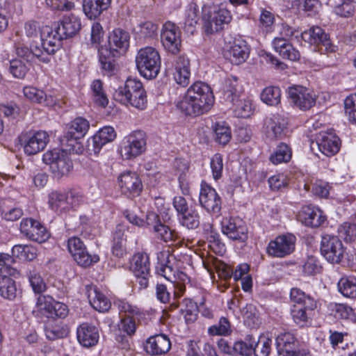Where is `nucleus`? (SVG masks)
Masks as SVG:
<instances>
[{
    "instance_id": "nucleus-1",
    "label": "nucleus",
    "mask_w": 356,
    "mask_h": 356,
    "mask_svg": "<svg viewBox=\"0 0 356 356\" xmlns=\"http://www.w3.org/2000/svg\"><path fill=\"white\" fill-rule=\"evenodd\" d=\"M214 103L210 86L202 81L193 83L177 103V108L187 115L198 116L209 112Z\"/></svg>"
},
{
    "instance_id": "nucleus-2",
    "label": "nucleus",
    "mask_w": 356,
    "mask_h": 356,
    "mask_svg": "<svg viewBox=\"0 0 356 356\" xmlns=\"http://www.w3.org/2000/svg\"><path fill=\"white\" fill-rule=\"evenodd\" d=\"M41 46L38 43L31 44L33 56L39 61L48 63L51 59V55L55 54L61 46V41L64 38L60 32V26H43L40 32Z\"/></svg>"
},
{
    "instance_id": "nucleus-3",
    "label": "nucleus",
    "mask_w": 356,
    "mask_h": 356,
    "mask_svg": "<svg viewBox=\"0 0 356 356\" xmlns=\"http://www.w3.org/2000/svg\"><path fill=\"white\" fill-rule=\"evenodd\" d=\"M113 98L122 104L141 111L147 106L146 91L142 82L136 78H128L123 86L115 90Z\"/></svg>"
},
{
    "instance_id": "nucleus-4",
    "label": "nucleus",
    "mask_w": 356,
    "mask_h": 356,
    "mask_svg": "<svg viewBox=\"0 0 356 356\" xmlns=\"http://www.w3.org/2000/svg\"><path fill=\"white\" fill-rule=\"evenodd\" d=\"M135 62L140 74L146 79H154L159 74L161 60L158 50L153 47L139 49Z\"/></svg>"
},
{
    "instance_id": "nucleus-5",
    "label": "nucleus",
    "mask_w": 356,
    "mask_h": 356,
    "mask_svg": "<svg viewBox=\"0 0 356 356\" xmlns=\"http://www.w3.org/2000/svg\"><path fill=\"white\" fill-rule=\"evenodd\" d=\"M67 150L56 148L47 151L42 156L43 162L49 165L50 171L56 179L68 176L73 169Z\"/></svg>"
},
{
    "instance_id": "nucleus-6",
    "label": "nucleus",
    "mask_w": 356,
    "mask_h": 356,
    "mask_svg": "<svg viewBox=\"0 0 356 356\" xmlns=\"http://www.w3.org/2000/svg\"><path fill=\"white\" fill-rule=\"evenodd\" d=\"M236 86V79H227L222 91L223 99L232 105L233 111L236 117L248 118L252 113V104L248 99H238Z\"/></svg>"
},
{
    "instance_id": "nucleus-7",
    "label": "nucleus",
    "mask_w": 356,
    "mask_h": 356,
    "mask_svg": "<svg viewBox=\"0 0 356 356\" xmlns=\"http://www.w3.org/2000/svg\"><path fill=\"white\" fill-rule=\"evenodd\" d=\"M146 147V136L143 131H134L121 141L120 153L124 159H133L142 154Z\"/></svg>"
},
{
    "instance_id": "nucleus-8",
    "label": "nucleus",
    "mask_w": 356,
    "mask_h": 356,
    "mask_svg": "<svg viewBox=\"0 0 356 356\" xmlns=\"http://www.w3.org/2000/svg\"><path fill=\"white\" fill-rule=\"evenodd\" d=\"M35 312L47 318H65L68 314V308L64 303L56 301L48 295H39L36 299Z\"/></svg>"
},
{
    "instance_id": "nucleus-9",
    "label": "nucleus",
    "mask_w": 356,
    "mask_h": 356,
    "mask_svg": "<svg viewBox=\"0 0 356 356\" xmlns=\"http://www.w3.org/2000/svg\"><path fill=\"white\" fill-rule=\"evenodd\" d=\"M20 145L27 155H34L42 151L49 141V136L45 131L22 133L19 136Z\"/></svg>"
},
{
    "instance_id": "nucleus-10",
    "label": "nucleus",
    "mask_w": 356,
    "mask_h": 356,
    "mask_svg": "<svg viewBox=\"0 0 356 356\" xmlns=\"http://www.w3.org/2000/svg\"><path fill=\"white\" fill-rule=\"evenodd\" d=\"M90 128L89 122L81 117H78L67 124L66 131L61 140L63 146L69 151H73L77 140L83 138Z\"/></svg>"
},
{
    "instance_id": "nucleus-11",
    "label": "nucleus",
    "mask_w": 356,
    "mask_h": 356,
    "mask_svg": "<svg viewBox=\"0 0 356 356\" xmlns=\"http://www.w3.org/2000/svg\"><path fill=\"white\" fill-rule=\"evenodd\" d=\"M287 124V119L283 115L270 114L264 120L261 131L267 140H280L286 135Z\"/></svg>"
},
{
    "instance_id": "nucleus-12",
    "label": "nucleus",
    "mask_w": 356,
    "mask_h": 356,
    "mask_svg": "<svg viewBox=\"0 0 356 356\" xmlns=\"http://www.w3.org/2000/svg\"><path fill=\"white\" fill-rule=\"evenodd\" d=\"M67 248L74 260L81 266L88 267L99 261L97 254H90L83 242L76 236H72L67 241Z\"/></svg>"
},
{
    "instance_id": "nucleus-13",
    "label": "nucleus",
    "mask_w": 356,
    "mask_h": 356,
    "mask_svg": "<svg viewBox=\"0 0 356 356\" xmlns=\"http://www.w3.org/2000/svg\"><path fill=\"white\" fill-rule=\"evenodd\" d=\"M344 248L340 239L335 236L324 235L321 242V252L330 263L338 264L343 257Z\"/></svg>"
},
{
    "instance_id": "nucleus-14",
    "label": "nucleus",
    "mask_w": 356,
    "mask_h": 356,
    "mask_svg": "<svg viewBox=\"0 0 356 356\" xmlns=\"http://www.w3.org/2000/svg\"><path fill=\"white\" fill-rule=\"evenodd\" d=\"M250 47L242 38H235L232 42L226 44L224 47V56L232 64L240 65L249 58Z\"/></svg>"
},
{
    "instance_id": "nucleus-15",
    "label": "nucleus",
    "mask_w": 356,
    "mask_h": 356,
    "mask_svg": "<svg viewBox=\"0 0 356 356\" xmlns=\"http://www.w3.org/2000/svg\"><path fill=\"white\" fill-rule=\"evenodd\" d=\"M290 102L302 111H307L316 104V97L309 89L302 86L290 87L288 90Z\"/></svg>"
},
{
    "instance_id": "nucleus-16",
    "label": "nucleus",
    "mask_w": 356,
    "mask_h": 356,
    "mask_svg": "<svg viewBox=\"0 0 356 356\" xmlns=\"http://www.w3.org/2000/svg\"><path fill=\"white\" fill-rule=\"evenodd\" d=\"M20 232L27 238L40 243L49 238L46 227L33 218H24L21 221Z\"/></svg>"
},
{
    "instance_id": "nucleus-17",
    "label": "nucleus",
    "mask_w": 356,
    "mask_h": 356,
    "mask_svg": "<svg viewBox=\"0 0 356 356\" xmlns=\"http://www.w3.org/2000/svg\"><path fill=\"white\" fill-rule=\"evenodd\" d=\"M221 230L224 235L233 241L244 242L248 238V228L240 218H223L221 222Z\"/></svg>"
},
{
    "instance_id": "nucleus-18",
    "label": "nucleus",
    "mask_w": 356,
    "mask_h": 356,
    "mask_svg": "<svg viewBox=\"0 0 356 356\" xmlns=\"http://www.w3.org/2000/svg\"><path fill=\"white\" fill-rule=\"evenodd\" d=\"M199 202L208 213L218 214L221 209V199L216 191L205 182H202Z\"/></svg>"
},
{
    "instance_id": "nucleus-19",
    "label": "nucleus",
    "mask_w": 356,
    "mask_h": 356,
    "mask_svg": "<svg viewBox=\"0 0 356 356\" xmlns=\"http://www.w3.org/2000/svg\"><path fill=\"white\" fill-rule=\"evenodd\" d=\"M296 241L293 234L278 236L268 243L267 252L273 257H284L293 252Z\"/></svg>"
},
{
    "instance_id": "nucleus-20",
    "label": "nucleus",
    "mask_w": 356,
    "mask_h": 356,
    "mask_svg": "<svg viewBox=\"0 0 356 356\" xmlns=\"http://www.w3.org/2000/svg\"><path fill=\"white\" fill-rule=\"evenodd\" d=\"M161 38L164 48L172 53H177L181 47V32L179 27L171 22H165L162 28Z\"/></svg>"
},
{
    "instance_id": "nucleus-21",
    "label": "nucleus",
    "mask_w": 356,
    "mask_h": 356,
    "mask_svg": "<svg viewBox=\"0 0 356 356\" xmlns=\"http://www.w3.org/2000/svg\"><path fill=\"white\" fill-rule=\"evenodd\" d=\"M121 192L127 196H138L143 190V184L138 175L134 172L127 171L118 177Z\"/></svg>"
},
{
    "instance_id": "nucleus-22",
    "label": "nucleus",
    "mask_w": 356,
    "mask_h": 356,
    "mask_svg": "<svg viewBox=\"0 0 356 356\" xmlns=\"http://www.w3.org/2000/svg\"><path fill=\"white\" fill-rule=\"evenodd\" d=\"M319 151L327 156L336 154L341 146V140L332 131L321 132L316 139Z\"/></svg>"
},
{
    "instance_id": "nucleus-23",
    "label": "nucleus",
    "mask_w": 356,
    "mask_h": 356,
    "mask_svg": "<svg viewBox=\"0 0 356 356\" xmlns=\"http://www.w3.org/2000/svg\"><path fill=\"white\" fill-rule=\"evenodd\" d=\"M115 138L116 132L113 127L111 126L104 127L88 140V149L97 154L104 145L112 142Z\"/></svg>"
},
{
    "instance_id": "nucleus-24",
    "label": "nucleus",
    "mask_w": 356,
    "mask_h": 356,
    "mask_svg": "<svg viewBox=\"0 0 356 356\" xmlns=\"http://www.w3.org/2000/svg\"><path fill=\"white\" fill-rule=\"evenodd\" d=\"M23 94L29 101L46 106H53L56 104L58 99L51 94H47L44 90L33 86H25Z\"/></svg>"
},
{
    "instance_id": "nucleus-25",
    "label": "nucleus",
    "mask_w": 356,
    "mask_h": 356,
    "mask_svg": "<svg viewBox=\"0 0 356 356\" xmlns=\"http://www.w3.org/2000/svg\"><path fill=\"white\" fill-rule=\"evenodd\" d=\"M173 79L175 82L186 87L191 78V65L189 59L185 56H179L175 60Z\"/></svg>"
},
{
    "instance_id": "nucleus-26",
    "label": "nucleus",
    "mask_w": 356,
    "mask_h": 356,
    "mask_svg": "<svg viewBox=\"0 0 356 356\" xmlns=\"http://www.w3.org/2000/svg\"><path fill=\"white\" fill-rule=\"evenodd\" d=\"M112 0H83L84 15L90 20L98 19L111 6Z\"/></svg>"
},
{
    "instance_id": "nucleus-27",
    "label": "nucleus",
    "mask_w": 356,
    "mask_h": 356,
    "mask_svg": "<svg viewBox=\"0 0 356 356\" xmlns=\"http://www.w3.org/2000/svg\"><path fill=\"white\" fill-rule=\"evenodd\" d=\"M170 347L171 343L168 336L161 334L149 337L145 348L149 354L159 355L168 353Z\"/></svg>"
},
{
    "instance_id": "nucleus-28",
    "label": "nucleus",
    "mask_w": 356,
    "mask_h": 356,
    "mask_svg": "<svg viewBox=\"0 0 356 356\" xmlns=\"http://www.w3.org/2000/svg\"><path fill=\"white\" fill-rule=\"evenodd\" d=\"M76 337L81 346L88 348L97 343L99 334L95 326L83 323L77 327Z\"/></svg>"
},
{
    "instance_id": "nucleus-29",
    "label": "nucleus",
    "mask_w": 356,
    "mask_h": 356,
    "mask_svg": "<svg viewBox=\"0 0 356 356\" xmlns=\"http://www.w3.org/2000/svg\"><path fill=\"white\" fill-rule=\"evenodd\" d=\"M301 38L305 42L311 44H323L326 49L331 51H334V47L330 45L327 35L319 26H314L301 33Z\"/></svg>"
},
{
    "instance_id": "nucleus-30",
    "label": "nucleus",
    "mask_w": 356,
    "mask_h": 356,
    "mask_svg": "<svg viewBox=\"0 0 356 356\" xmlns=\"http://www.w3.org/2000/svg\"><path fill=\"white\" fill-rule=\"evenodd\" d=\"M130 35L129 33L121 29H115L108 35L110 51L124 53L129 46Z\"/></svg>"
},
{
    "instance_id": "nucleus-31",
    "label": "nucleus",
    "mask_w": 356,
    "mask_h": 356,
    "mask_svg": "<svg viewBox=\"0 0 356 356\" xmlns=\"http://www.w3.org/2000/svg\"><path fill=\"white\" fill-rule=\"evenodd\" d=\"M299 218L306 226L312 227H319L325 220L323 211L318 207H303Z\"/></svg>"
},
{
    "instance_id": "nucleus-32",
    "label": "nucleus",
    "mask_w": 356,
    "mask_h": 356,
    "mask_svg": "<svg viewBox=\"0 0 356 356\" xmlns=\"http://www.w3.org/2000/svg\"><path fill=\"white\" fill-rule=\"evenodd\" d=\"M58 25L60 26V32L65 38L72 37L79 32L81 29V21L78 16L70 14L64 16Z\"/></svg>"
},
{
    "instance_id": "nucleus-33",
    "label": "nucleus",
    "mask_w": 356,
    "mask_h": 356,
    "mask_svg": "<svg viewBox=\"0 0 356 356\" xmlns=\"http://www.w3.org/2000/svg\"><path fill=\"white\" fill-rule=\"evenodd\" d=\"M314 309L306 308V307H298L292 305L291 307V316L293 323L299 327H307L312 325V318L309 312Z\"/></svg>"
},
{
    "instance_id": "nucleus-34",
    "label": "nucleus",
    "mask_w": 356,
    "mask_h": 356,
    "mask_svg": "<svg viewBox=\"0 0 356 356\" xmlns=\"http://www.w3.org/2000/svg\"><path fill=\"white\" fill-rule=\"evenodd\" d=\"M88 299L91 306L99 312H105L111 308V303L108 298L96 287H90Z\"/></svg>"
},
{
    "instance_id": "nucleus-35",
    "label": "nucleus",
    "mask_w": 356,
    "mask_h": 356,
    "mask_svg": "<svg viewBox=\"0 0 356 356\" xmlns=\"http://www.w3.org/2000/svg\"><path fill=\"white\" fill-rule=\"evenodd\" d=\"M200 19V10L197 3L188 4L184 11V28L185 31L193 34Z\"/></svg>"
},
{
    "instance_id": "nucleus-36",
    "label": "nucleus",
    "mask_w": 356,
    "mask_h": 356,
    "mask_svg": "<svg viewBox=\"0 0 356 356\" xmlns=\"http://www.w3.org/2000/svg\"><path fill=\"white\" fill-rule=\"evenodd\" d=\"M232 20L230 12L225 8L220 7L211 13L209 25L211 31H218L222 29L224 24H229Z\"/></svg>"
},
{
    "instance_id": "nucleus-37",
    "label": "nucleus",
    "mask_w": 356,
    "mask_h": 356,
    "mask_svg": "<svg viewBox=\"0 0 356 356\" xmlns=\"http://www.w3.org/2000/svg\"><path fill=\"white\" fill-rule=\"evenodd\" d=\"M131 269L135 276L149 275V259L146 253L138 252L134 255Z\"/></svg>"
},
{
    "instance_id": "nucleus-38",
    "label": "nucleus",
    "mask_w": 356,
    "mask_h": 356,
    "mask_svg": "<svg viewBox=\"0 0 356 356\" xmlns=\"http://www.w3.org/2000/svg\"><path fill=\"white\" fill-rule=\"evenodd\" d=\"M156 272L159 275L163 277L172 284L179 281L185 282L188 279L186 274L174 269L170 264L165 266H156Z\"/></svg>"
},
{
    "instance_id": "nucleus-39",
    "label": "nucleus",
    "mask_w": 356,
    "mask_h": 356,
    "mask_svg": "<svg viewBox=\"0 0 356 356\" xmlns=\"http://www.w3.org/2000/svg\"><path fill=\"white\" fill-rule=\"evenodd\" d=\"M290 301L292 305L298 307H306V308L315 309L316 302L309 295L306 294L302 290L298 288H292L290 292Z\"/></svg>"
},
{
    "instance_id": "nucleus-40",
    "label": "nucleus",
    "mask_w": 356,
    "mask_h": 356,
    "mask_svg": "<svg viewBox=\"0 0 356 356\" xmlns=\"http://www.w3.org/2000/svg\"><path fill=\"white\" fill-rule=\"evenodd\" d=\"M158 29V25L152 22H140L134 28L135 37L140 40L152 39L157 35Z\"/></svg>"
},
{
    "instance_id": "nucleus-41",
    "label": "nucleus",
    "mask_w": 356,
    "mask_h": 356,
    "mask_svg": "<svg viewBox=\"0 0 356 356\" xmlns=\"http://www.w3.org/2000/svg\"><path fill=\"white\" fill-rule=\"evenodd\" d=\"M48 205L50 209L58 213L67 212L64 191H53L48 195Z\"/></svg>"
},
{
    "instance_id": "nucleus-42",
    "label": "nucleus",
    "mask_w": 356,
    "mask_h": 356,
    "mask_svg": "<svg viewBox=\"0 0 356 356\" xmlns=\"http://www.w3.org/2000/svg\"><path fill=\"white\" fill-rule=\"evenodd\" d=\"M98 51L99 54V60L102 72L107 76L114 74L117 69L111 52L108 49L103 48L98 49Z\"/></svg>"
},
{
    "instance_id": "nucleus-43",
    "label": "nucleus",
    "mask_w": 356,
    "mask_h": 356,
    "mask_svg": "<svg viewBox=\"0 0 356 356\" xmlns=\"http://www.w3.org/2000/svg\"><path fill=\"white\" fill-rule=\"evenodd\" d=\"M177 219L181 225L188 229L197 228L200 222V216L198 211L192 207L186 213L179 216Z\"/></svg>"
},
{
    "instance_id": "nucleus-44",
    "label": "nucleus",
    "mask_w": 356,
    "mask_h": 356,
    "mask_svg": "<svg viewBox=\"0 0 356 356\" xmlns=\"http://www.w3.org/2000/svg\"><path fill=\"white\" fill-rule=\"evenodd\" d=\"M90 88L94 102L99 106L106 107L108 103V99L103 88L102 82L99 79L93 81Z\"/></svg>"
},
{
    "instance_id": "nucleus-45",
    "label": "nucleus",
    "mask_w": 356,
    "mask_h": 356,
    "mask_svg": "<svg viewBox=\"0 0 356 356\" xmlns=\"http://www.w3.org/2000/svg\"><path fill=\"white\" fill-rule=\"evenodd\" d=\"M338 289L345 297L356 298V278L353 277H341L338 282Z\"/></svg>"
},
{
    "instance_id": "nucleus-46",
    "label": "nucleus",
    "mask_w": 356,
    "mask_h": 356,
    "mask_svg": "<svg viewBox=\"0 0 356 356\" xmlns=\"http://www.w3.org/2000/svg\"><path fill=\"white\" fill-rule=\"evenodd\" d=\"M12 254L19 259L32 261L37 256V250L32 245H15L12 248Z\"/></svg>"
},
{
    "instance_id": "nucleus-47",
    "label": "nucleus",
    "mask_w": 356,
    "mask_h": 356,
    "mask_svg": "<svg viewBox=\"0 0 356 356\" xmlns=\"http://www.w3.org/2000/svg\"><path fill=\"white\" fill-rule=\"evenodd\" d=\"M255 343L256 339L252 336L248 335L244 341H237L234 344V352L243 356H252Z\"/></svg>"
},
{
    "instance_id": "nucleus-48",
    "label": "nucleus",
    "mask_w": 356,
    "mask_h": 356,
    "mask_svg": "<svg viewBox=\"0 0 356 356\" xmlns=\"http://www.w3.org/2000/svg\"><path fill=\"white\" fill-rule=\"evenodd\" d=\"M280 98L281 90L278 87H266L261 94V101L270 106L277 105L280 102Z\"/></svg>"
},
{
    "instance_id": "nucleus-49",
    "label": "nucleus",
    "mask_w": 356,
    "mask_h": 356,
    "mask_svg": "<svg viewBox=\"0 0 356 356\" xmlns=\"http://www.w3.org/2000/svg\"><path fill=\"white\" fill-rule=\"evenodd\" d=\"M154 232L156 234L158 238L165 243H172L179 240L177 233L161 222L156 225Z\"/></svg>"
},
{
    "instance_id": "nucleus-50",
    "label": "nucleus",
    "mask_w": 356,
    "mask_h": 356,
    "mask_svg": "<svg viewBox=\"0 0 356 356\" xmlns=\"http://www.w3.org/2000/svg\"><path fill=\"white\" fill-rule=\"evenodd\" d=\"M66 202L67 211L75 209L83 202V196L76 189L63 190Z\"/></svg>"
},
{
    "instance_id": "nucleus-51",
    "label": "nucleus",
    "mask_w": 356,
    "mask_h": 356,
    "mask_svg": "<svg viewBox=\"0 0 356 356\" xmlns=\"http://www.w3.org/2000/svg\"><path fill=\"white\" fill-rule=\"evenodd\" d=\"M215 140L219 144L226 145L231 139L229 127L224 122H218L213 126Z\"/></svg>"
},
{
    "instance_id": "nucleus-52",
    "label": "nucleus",
    "mask_w": 356,
    "mask_h": 356,
    "mask_svg": "<svg viewBox=\"0 0 356 356\" xmlns=\"http://www.w3.org/2000/svg\"><path fill=\"white\" fill-rule=\"evenodd\" d=\"M296 342V338L293 334L290 332L281 333L275 339L277 349L280 353L281 352H285V353H286V350H291Z\"/></svg>"
},
{
    "instance_id": "nucleus-53",
    "label": "nucleus",
    "mask_w": 356,
    "mask_h": 356,
    "mask_svg": "<svg viewBox=\"0 0 356 356\" xmlns=\"http://www.w3.org/2000/svg\"><path fill=\"white\" fill-rule=\"evenodd\" d=\"M334 1L335 3L334 11L337 15L348 17L353 14L356 0H339V2Z\"/></svg>"
},
{
    "instance_id": "nucleus-54",
    "label": "nucleus",
    "mask_w": 356,
    "mask_h": 356,
    "mask_svg": "<svg viewBox=\"0 0 356 356\" xmlns=\"http://www.w3.org/2000/svg\"><path fill=\"white\" fill-rule=\"evenodd\" d=\"M232 332L231 325L228 319L221 317L216 325L208 328V333L211 336H227Z\"/></svg>"
},
{
    "instance_id": "nucleus-55",
    "label": "nucleus",
    "mask_w": 356,
    "mask_h": 356,
    "mask_svg": "<svg viewBox=\"0 0 356 356\" xmlns=\"http://www.w3.org/2000/svg\"><path fill=\"white\" fill-rule=\"evenodd\" d=\"M291 158V151L289 147L284 143L280 144L273 154L270 156V161L274 164L288 162Z\"/></svg>"
},
{
    "instance_id": "nucleus-56",
    "label": "nucleus",
    "mask_w": 356,
    "mask_h": 356,
    "mask_svg": "<svg viewBox=\"0 0 356 356\" xmlns=\"http://www.w3.org/2000/svg\"><path fill=\"white\" fill-rule=\"evenodd\" d=\"M272 340L268 337L261 335L256 340L253 353L254 356H268L271 350Z\"/></svg>"
},
{
    "instance_id": "nucleus-57",
    "label": "nucleus",
    "mask_w": 356,
    "mask_h": 356,
    "mask_svg": "<svg viewBox=\"0 0 356 356\" xmlns=\"http://www.w3.org/2000/svg\"><path fill=\"white\" fill-rule=\"evenodd\" d=\"M28 277L30 285L35 293L40 295L46 291L47 284L39 273L35 270L30 271Z\"/></svg>"
},
{
    "instance_id": "nucleus-58",
    "label": "nucleus",
    "mask_w": 356,
    "mask_h": 356,
    "mask_svg": "<svg viewBox=\"0 0 356 356\" xmlns=\"http://www.w3.org/2000/svg\"><path fill=\"white\" fill-rule=\"evenodd\" d=\"M339 236L344 241H352L356 237V225L350 222H343L338 227Z\"/></svg>"
},
{
    "instance_id": "nucleus-59",
    "label": "nucleus",
    "mask_w": 356,
    "mask_h": 356,
    "mask_svg": "<svg viewBox=\"0 0 356 356\" xmlns=\"http://www.w3.org/2000/svg\"><path fill=\"white\" fill-rule=\"evenodd\" d=\"M332 309L336 317L351 321L355 318L354 310L347 305L336 303L332 306Z\"/></svg>"
},
{
    "instance_id": "nucleus-60",
    "label": "nucleus",
    "mask_w": 356,
    "mask_h": 356,
    "mask_svg": "<svg viewBox=\"0 0 356 356\" xmlns=\"http://www.w3.org/2000/svg\"><path fill=\"white\" fill-rule=\"evenodd\" d=\"M210 167L213 178L215 180L220 179L223 171L222 156L220 154H215L211 159Z\"/></svg>"
},
{
    "instance_id": "nucleus-61",
    "label": "nucleus",
    "mask_w": 356,
    "mask_h": 356,
    "mask_svg": "<svg viewBox=\"0 0 356 356\" xmlns=\"http://www.w3.org/2000/svg\"><path fill=\"white\" fill-rule=\"evenodd\" d=\"M344 107L349 121L356 124V94H352L345 99Z\"/></svg>"
},
{
    "instance_id": "nucleus-62",
    "label": "nucleus",
    "mask_w": 356,
    "mask_h": 356,
    "mask_svg": "<svg viewBox=\"0 0 356 356\" xmlns=\"http://www.w3.org/2000/svg\"><path fill=\"white\" fill-rule=\"evenodd\" d=\"M114 305L117 307L120 315L124 313L127 316H134L139 314V309L137 307L131 305L124 300H116Z\"/></svg>"
},
{
    "instance_id": "nucleus-63",
    "label": "nucleus",
    "mask_w": 356,
    "mask_h": 356,
    "mask_svg": "<svg viewBox=\"0 0 356 356\" xmlns=\"http://www.w3.org/2000/svg\"><path fill=\"white\" fill-rule=\"evenodd\" d=\"M23 215V211L19 207H8L3 206L1 209V218L6 221H15Z\"/></svg>"
},
{
    "instance_id": "nucleus-64",
    "label": "nucleus",
    "mask_w": 356,
    "mask_h": 356,
    "mask_svg": "<svg viewBox=\"0 0 356 356\" xmlns=\"http://www.w3.org/2000/svg\"><path fill=\"white\" fill-rule=\"evenodd\" d=\"M28 71L26 65L19 59L10 61V72L15 78L23 79Z\"/></svg>"
}]
</instances>
